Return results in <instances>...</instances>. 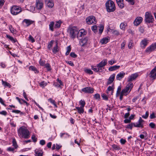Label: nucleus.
Listing matches in <instances>:
<instances>
[{
    "mask_svg": "<svg viewBox=\"0 0 156 156\" xmlns=\"http://www.w3.org/2000/svg\"><path fill=\"white\" fill-rule=\"evenodd\" d=\"M107 63V60L106 59L103 60L99 64L97 65V67H99L102 70V68L104 67Z\"/></svg>",
    "mask_w": 156,
    "mask_h": 156,
    "instance_id": "nucleus-9",
    "label": "nucleus"
},
{
    "mask_svg": "<svg viewBox=\"0 0 156 156\" xmlns=\"http://www.w3.org/2000/svg\"><path fill=\"white\" fill-rule=\"evenodd\" d=\"M39 84L41 87L42 88H44L47 85V83L45 82L44 81H43L41 82Z\"/></svg>",
    "mask_w": 156,
    "mask_h": 156,
    "instance_id": "nucleus-35",
    "label": "nucleus"
},
{
    "mask_svg": "<svg viewBox=\"0 0 156 156\" xmlns=\"http://www.w3.org/2000/svg\"><path fill=\"white\" fill-rule=\"evenodd\" d=\"M143 19V18L141 17H137L133 22L134 25L135 26H138L142 22Z\"/></svg>",
    "mask_w": 156,
    "mask_h": 156,
    "instance_id": "nucleus-11",
    "label": "nucleus"
},
{
    "mask_svg": "<svg viewBox=\"0 0 156 156\" xmlns=\"http://www.w3.org/2000/svg\"><path fill=\"white\" fill-rule=\"evenodd\" d=\"M105 6L108 12H113L115 10L114 3L112 1L108 0L105 3Z\"/></svg>",
    "mask_w": 156,
    "mask_h": 156,
    "instance_id": "nucleus-2",
    "label": "nucleus"
},
{
    "mask_svg": "<svg viewBox=\"0 0 156 156\" xmlns=\"http://www.w3.org/2000/svg\"><path fill=\"white\" fill-rule=\"evenodd\" d=\"M124 121L125 123H130L131 121V120L130 119H126L124 120Z\"/></svg>",
    "mask_w": 156,
    "mask_h": 156,
    "instance_id": "nucleus-63",
    "label": "nucleus"
},
{
    "mask_svg": "<svg viewBox=\"0 0 156 156\" xmlns=\"http://www.w3.org/2000/svg\"><path fill=\"white\" fill-rule=\"evenodd\" d=\"M108 41V37H105L103 38L101 40V42L103 44H106Z\"/></svg>",
    "mask_w": 156,
    "mask_h": 156,
    "instance_id": "nucleus-28",
    "label": "nucleus"
},
{
    "mask_svg": "<svg viewBox=\"0 0 156 156\" xmlns=\"http://www.w3.org/2000/svg\"><path fill=\"white\" fill-rule=\"evenodd\" d=\"M148 44V41L144 39L141 41L140 43V46L142 48H144Z\"/></svg>",
    "mask_w": 156,
    "mask_h": 156,
    "instance_id": "nucleus-14",
    "label": "nucleus"
},
{
    "mask_svg": "<svg viewBox=\"0 0 156 156\" xmlns=\"http://www.w3.org/2000/svg\"><path fill=\"white\" fill-rule=\"evenodd\" d=\"M123 2H117L119 6L121 8H123L124 7V5L122 3Z\"/></svg>",
    "mask_w": 156,
    "mask_h": 156,
    "instance_id": "nucleus-46",
    "label": "nucleus"
},
{
    "mask_svg": "<svg viewBox=\"0 0 156 156\" xmlns=\"http://www.w3.org/2000/svg\"><path fill=\"white\" fill-rule=\"evenodd\" d=\"M91 29L94 33H95L97 31V27L96 25L93 26L91 27Z\"/></svg>",
    "mask_w": 156,
    "mask_h": 156,
    "instance_id": "nucleus-48",
    "label": "nucleus"
},
{
    "mask_svg": "<svg viewBox=\"0 0 156 156\" xmlns=\"http://www.w3.org/2000/svg\"><path fill=\"white\" fill-rule=\"evenodd\" d=\"M91 69L94 71L97 72H101L100 71L101 70V69L99 67H96L95 66H92L91 67Z\"/></svg>",
    "mask_w": 156,
    "mask_h": 156,
    "instance_id": "nucleus-29",
    "label": "nucleus"
},
{
    "mask_svg": "<svg viewBox=\"0 0 156 156\" xmlns=\"http://www.w3.org/2000/svg\"><path fill=\"white\" fill-rule=\"evenodd\" d=\"M133 86V84L132 83H129L126 86V87L124 89L126 90H127L128 91H131V89L132 88Z\"/></svg>",
    "mask_w": 156,
    "mask_h": 156,
    "instance_id": "nucleus-20",
    "label": "nucleus"
},
{
    "mask_svg": "<svg viewBox=\"0 0 156 156\" xmlns=\"http://www.w3.org/2000/svg\"><path fill=\"white\" fill-rule=\"evenodd\" d=\"M47 5L49 8H52L54 6V3L51 0H45Z\"/></svg>",
    "mask_w": 156,
    "mask_h": 156,
    "instance_id": "nucleus-17",
    "label": "nucleus"
},
{
    "mask_svg": "<svg viewBox=\"0 0 156 156\" xmlns=\"http://www.w3.org/2000/svg\"><path fill=\"white\" fill-rule=\"evenodd\" d=\"M45 141L44 140H42L40 141V144L41 145H44L45 144Z\"/></svg>",
    "mask_w": 156,
    "mask_h": 156,
    "instance_id": "nucleus-64",
    "label": "nucleus"
},
{
    "mask_svg": "<svg viewBox=\"0 0 156 156\" xmlns=\"http://www.w3.org/2000/svg\"><path fill=\"white\" fill-rule=\"evenodd\" d=\"M18 133L19 136L25 139H28L30 137L29 132L24 126H21L19 128L18 130Z\"/></svg>",
    "mask_w": 156,
    "mask_h": 156,
    "instance_id": "nucleus-1",
    "label": "nucleus"
},
{
    "mask_svg": "<svg viewBox=\"0 0 156 156\" xmlns=\"http://www.w3.org/2000/svg\"><path fill=\"white\" fill-rule=\"evenodd\" d=\"M62 23V22L60 20L57 21L55 25V27L59 28L60 27L61 24Z\"/></svg>",
    "mask_w": 156,
    "mask_h": 156,
    "instance_id": "nucleus-34",
    "label": "nucleus"
},
{
    "mask_svg": "<svg viewBox=\"0 0 156 156\" xmlns=\"http://www.w3.org/2000/svg\"><path fill=\"white\" fill-rule=\"evenodd\" d=\"M34 21L29 19H25L22 21L23 25L26 27L29 26L31 24L33 23Z\"/></svg>",
    "mask_w": 156,
    "mask_h": 156,
    "instance_id": "nucleus-10",
    "label": "nucleus"
},
{
    "mask_svg": "<svg viewBox=\"0 0 156 156\" xmlns=\"http://www.w3.org/2000/svg\"><path fill=\"white\" fill-rule=\"evenodd\" d=\"M9 29L11 32L12 33H15L16 32V30H14L12 25L9 26Z\"/></svg>",
    "mask_w": 156,
    "mask_h": 156,
    "instance_id": "nucleus-36",
    "label": "nucleus"
},
{
    "mask_svg": "<svg viewBox=\"0 0 156 156\" xmlns=\"http://www.w3.org/2000/svg\"><path fill=\"white\" fill-rule=\"evenodd\" d=\"M115 62H116L115 61L112 60L109 61L108 62V63L111 65H112L113 64H114V63H115Z\"/></svg>",
    "mask_w": 156,
    "mask_h": 156,
    "instance_id": "nucleus-62",
    "label": "nucleus"
},
{
    "mask_svg": "<svg viewBox=\"0 0 156 156\" xmlns=\"http://www.w3.org/2000/svg\"><path fill=\"white\" fill-rule=\"evenodd\" d=\"M45 67L47 69L48 71H50L51 70V68L50 64L49 63H46L45 64Z\"/></svg>",
    "mask_w": 156,
    "mask_h": 156,
    "instance_id": "nucleus-38",
    "label": "nucleus"
},
{
    "mask_svg": "<svg viewBox=\"0 0 156 156\" xmlns=\"http://www.w3.org/2000/svg\"><path fill=\"white\" fill-rule=\"evenodd\" d=\"M87 32L84 29H81L80 30L78 33V36L82 37L85 35Z\"/></svg>",
    "mask_w": 156,
    "mask_h": 156,
    "instance_id": "nucleus-21",
    "label": "nucleus"
},
{
    "mask_svg": "<svg viewBox=\"0 0 156 156\" xmlns=\"http://www.w3.org/2000/svg\"><path fill=\"white\" fill-rule=\"evenodd\" d=\"M125 75V73L122 72L118 74L116 77V79L118 80H120L121 79L124 77Z\"/></svg>",
    "mask_w": 156,
    "mask_h": 156,
    "instance_id": "nucleus-18",
    "label": "nucleus"
},
{
    "mask_svg": "<svg viewBox=\"0 0 156 156\" xmlns=\"http://www.w3.org/2000/svg\"><path fill=\"white\" fill-rule=\"evenodd\" d=\"M58 51V47L57 45V44H56V45L52 49V51L54 54H55Z\"/></svg>",
    "mask_w": 156,
    "mask_h": 156,
    "instance_id": "nucleus-26",
    "label": "nucleus"
},
{
    "mask_svg": "<svg viewBox=\"0 0 156 156\" xmlns=\"http://www.w3.org/2000/svg\"><path fill=\"white\" fill-rule=\"evenodd\" d=\"M121 90V86H120L118 87L117 88V90L116 91V97H118V96L119 95L120 93H121L120 91Z\"/></svg>",
    "mask_w": 156,
    "mask_h": 156,
    "instance_id": "nucleus-30",
    "label": "nucleus"
},
{
    "mask_svg": "<svg viewBox=\"0 0 156 156\" xmlns=\"http://www.w3.org/2000/svg\"><path fill=\"white\" fill-rule=\"evenodd\" d=\"M126 26V25H125L124 23H122L120 25V29L123 30H124Z\"/></svg>",
    "mask_w": 156,
    "mask_h": 156,
    "instance_id": "nucleus-42",
    "label": "nucleus"
},
{
    "mask_svg": "<svg viewBox=\"0 0 156 156\" xmlns=\"http://www.w3.org/2000/svg\"><path fill=\"white\" fill-rule=\"evenodd\" d=\"M101 96L103 98V99L105 100H108V97L107 96L106 94H102L101 95Z\"/></svg>",
    "mask_w": 156,
    "mask_h": 156,
    "instance_id": "nucleus-50",
    "label": "nucleus"
},
{
    "mask_svg": "<svg viewBox=\"0 0 156 156\" xmlns=\"http://www.w3.org/2000/svg\"><path fill=\"white\" fill-rule=\"evenodd\" d=\"M86 22L88 24H95L96 23V19L94 16H90L86 18Z\"/></svg>",
    "mask_w": 156,
    "mask_h": 156,
    "instance_id": "nucleus-6",
    "label": "nucleus"
},
{
    "mask_svg": "<svg viewBox=\"0 0 156 156\" xmlns=\"http://www.w3.org/2000/svg\"><path fill=\"white\" fill-rule=\"evenodd\" d=\"M87 37H85L83 39H81L80 41V44L82 46H84L87 43Z\"/></svg>",
    "mask_w": 156,
    "mask_h": 156,
    "instance_id": "nucleus-22",
    "label": "nucleus"
},
{
    "mask_svg": "<svg viewBox=\"0 0 156 156\" xmlns=\"http://www.w3.org/2000/svg\"><path fill=\"white\" fill-rule=\"evenodd\" d=\"M81 90L85 93L92 94L94 92L93 88L89 87H84Z\"/></svg>",
    "mask_w": 156,
    "mask_h": 156,
    "instance_id": "nucleus-8",
    "label": "nucleus"
},
{
    "mask_svg": "<svg viewBox=\"0 0 156 156\" xmlns=\"http://www.w3.org/2000/svg\"><path fill=\"white\" fill-rule=\"evenodd\" d=\"M53 43V41H51L48 44V48L50 50L51 49V47L52 46V44Z\"/></svg>",
    "mask_w": 156,
    "mask_h": 156,
    "instance_id": "nucleus-41",
    "label": "nucleus"
},
{
    "mask_svg": "<svg viewBox=\"0 0 156 156\" xmlns=\"http://www.w3.org/2000/svg\"><path fill=\"white\" fill-rule=\"evenodd\" d=\"M67 51L66 53V55H67L69 54L71 50V48L70 46H68L67 48Z\"/></svg>",
    "mask_w": 156,
    "mask_h": 156,
    "instance_id": "nucleus-45",
    "label": "nucleus"
},
{
    "mask_svg": "<svg viewBox=\"0 0 156 156\" xmlns=\"http://www.w3.org/2000/svg\"><path fill=\"white\" fill-rule=\"evenodd\" d=\"M149 115V112H148L147 111L146 112L145 114L142 115V117L143 118L146 119H147Z\"/></svg>",
    "mask_w": 156,
    "mask_h": 156,
    "instance_id": "nucleus-52",
    "label": "nucleus"
},
{
    "mask_svg": "<svg viewBox=\"0 0 156 156\" xmlns=\"http://www.w3.org/2000/svg\"><path fill=\"white\" fill-rule=\"evenodd\" d=\"M31 139L34 142H36L37 141V139L35 137V136L34 135L32 136Z\"/></svg>",
    "mask_w": 156,
    "mask_h": 156,
    "instance_id": "nucleus-60",
    "label": "nucleus"
},
{
    "mask_svg": "<svg viewBox=\"0 0 156 156\" xmlns=\"http://www.w3.org/2000/svg\"><path fill=\"white\" fill-rule=\"evenodd\" d=\"M22 11L21 8L19 6L14 5L13 6L11 9V13L13 15H16Z\"/></svg>",
    "mask_w": 156,
    "mask_h": 156,
    "instance_id": "nucleus-5",
    "label": "nucleus"
},
{
    "mask_svg": "<svg viewBox=\"0 0 156 156\" xmlns=\"http://www.w3.org/2000/svg\"><path fill=\"white\" fill-rule=\"evenodd\" d=\"M113 85L112 86H109L107 90V94L108 93V92L110 91H113L114 90V88L113 87Z\"/></svg>",
    "mask_w": 156,
    "mask_h": 156,
    "instance_id": "nucleus-43",
    "label": "nucleus"
},
{
    "mask_svg": "<svg viewBox=\"0 0 156 156\" xmlns=\"http://www.w3.org/2000/svg\"><path fill=\"white\" fill-rule=\"evenodd\" d=\"M134 123H131L126 126V128L132 129L133 126H134Z\"/></svg>",
    "mask_w": 156,
    "mask_h": 156,
    "instance_id": "nucleus-40",
    "label": "nucleus"
},
{
    "mask_svg": "<svg viewBox=\"0 0 156 156\" xmlns=\"http://www.w3.org/2000/svg\"><path fill=\"white\" fill-rule=\"evenodd\" d=\"M104 27L102 25H100V28L99 30V32L100 34H101L103 30Z\"/></svg>",
    "mask_w": 156,
    "mask_h": 156,
    "instance_id": "nucleus-47",
    "label": "nucleus"
},
{
    "mask_svg": "<svg viewBox=\"0 0 156 156\" xmlns=\"http://www.w3.org/2000/svg\"><path fill=\"white\" fill-rule=\"evenodd\" d=\"M78 29L75 26H69L68 28L67 31L69 33L70 36L71 38L74 39L76 36Z\"/></svg>",
    "mask_w": 156,
    "mask_h": 156,
    "instance_id": "nucleus-3",
    "label": "nucleus"
},
{
    "mask_svg": "<svg viewBox=\"0 0 156 156\" xmlns=\"http://www.w3.org/2000/svg\"><path fill=\"white\" fill-rule=\"evenodd\" d=\"M6 37L9 39L13 43H15L17 41L16 39H14L12 37L10 36L9 35L6 34Z\"/></svg>",
    "mask_w": 156,
    "mask_h": 156,
    "instance_id": "nucleus-25",
    "label": "nucleus"
},
{
    "mask_svg": "<svg viewBox=\"0 0 156 156\" xmlns=\"http://www.w3.org/2000/svg\"><path fill=\"white\" fill-rule=\"evenodd\" d=\"M85 71L86 73L90 74H93V72L90 69H86L85 70Z\"/></svg>",
    "mask_w": 156,
    "mask_h": 156,
    "instance_id": "nucleus-49",
    "label": "nucleus"
},
{
    "mask_svg": "<svg viewBox=\"0 0 156 156\" xmlns=\"http://www.w3.org/2000/svg\"><path fill=\"white\" fill-rule=\"evenodd\" d=\"M36 6L37 8L38 9H41L43 6L42 0H36Z\"/></svg>",
    "mask_w": 156,
    "mask_h": 156,
    "instance_id": "nucleus-12",
    "label": "nucleus"
},
{
    "mask_svg": "<svg viewBox=\"0 0 156 156\" xmlns=\"http://www.w3.org/2000/svg\"><path fill=\"white\" fill-rule=\"evenodd\" d=\"M154 20L153 16L151 13L147 12L145 15V21L147 23H152Z\"/></svg>",
    "mask_w": 156,
    "mask_h": 156,
    "instance_id": "nucleus-4",
    "label": "nucleus"
},
{
    "mask_svg": "<svg viewBox=\"0 0 156 156\" xmlns=\"http://www.w3.org/2000/svg\"><path fill=\"white\" fill-rule=\"evenodd\" d=\"M115 76V73H113L110 76L107 82V85H109L113 82L114 80Z\"/></svg>",
    "mask_w": 156,
    "mask_h": 156,
    "instance_id": "nucleus-15",
    "label": "nucleus"
},
{
    "mask_svg": "<svg viewBox=\"0 0 156 156\" xmlns=\"http://www.w3.org/2000/svg\"><path fill=\"white\" fill-rule=\"evenodd\" d=\"M36 156H42L43 151L41 150L36 149L35 150Z\"/></svg>",
    "mask_w": 156,
    "mask_h": 156,
    "instance_id": "nucleus-19",
    "label": "nucleus"
},
{
    "mask_svg": "<svg viewBox=\"0 0 156 156\" xmlns=\"http://www.w3.org/2000/svg\"><path fill=\"white\" fill-rule=\"evenodd\" d=\"M70 56L72 57L75 58L77 56L75 54L74 52H71L70 54Z\"/></svg>",
    "mask_w": 156,
    "mask_h": 156,
    "instance_id": "nucleus-58",
    "label": "nucleus"
},
{
    "mask_svg": "<svg viewBox=\"0 0 156 156\" xmlns=\"http://www.w3.org/2000/svg\"><path fill=\"white\" fill-rule=\"evenodd\" d=\"M138 76V74L137 73L132 74L130 76H129L128 81L130 82L135 80Z\"/></svg>",
    "mask_w": 156,
    "mask_h": 156,
    "instance_id": "nucleus-13",
    "label": "nucleus"
},
{
    "mask_svg": "<svg viewBox=\"0 0 156 156\" xmlns=\"http://www.w3.org/2000/svg\"><path fill=\"white\" fill-rule=\"evenodd\" d=\"M149 76L152 80L156 79V72L152 70L149 74Z\"/></svg>",
    "mask_w": 156,
    "mask_h": 156,
    "instance_id": "nucleus-16",
    "label": "nucleus"
},
{
    "mask_svg": "<svg viewBox=\"0 0 156 156\" xmlns=\"http://www.w3.org/2000/svg\"><path fill=\"white\" fill-rule=\"evenodd\" d=\"M94 98L96 99L99 100L100 98V95L99 94H96L94 95Z\"/></svg>",
    "mask_w": 156,
    "mask_h": 156,
    "instance_id": "nucleus-53",
    "label": "nucleus"
},
{
    "mask_svg": "<svg viewBox=\"0 0 156 156\" xmlns=\"http://www.w3.org/2000/svg\"><path fill=\"white\" fill-rule=\"evenodd\" d=\"M54 24V23L53 22H51L50 23V24L49 25V29L52 31H54L53 28V26Z\"/></svg>",
    "mask_w": 156,
    "mask_h": 156,
    "instance_id": "nucleus-37",
    "label": "nucleus"
},
{
    "mask_svg": "<svg viewBox=\"0 0 156 156\" xmlns=\"http://www.w3.org/2000/svg\"><path fill=\"white\" fill-rule=\"evenodd\" d=\"M79 103L80 105H81V107H82L84 108L85 105V102L84 100H80L79 102Z\"/></svg>",
    "mask_w": 156,
    "mask_h": 156,
    "instance_id": "nucleus-44",
    "label": "nucleus"
},
{
    "mask_svg": "<svg viewBox=\"0 0 156 156\" xmlns=\"http://www.w3.org/2000/svg\"><path fill=\"white\" fill-rule=\"evenodd\" d=\"M120 67L119 66L115 65L110 67L108 68V70L110 71H113L119 69Z\"/></svg>",
    "mask_w": 156,
    "mask_h": 156,
    "instance_id": "nucleus-23",
    "label": "nucleus"
},
{
    "mask_svg": "<svg viewBox=\"0 0 156 156\" xmlns=\"http://www.w3.org/2000/svg\"><path fill=\"white\" fill-rule=\"evenodd\" d=\"M76 108L79 114H81L83 113L84 112V109L83 107H76Z\"/></svg>",
    "mask_w": 156,
    "mask_h": 156,
    "instance_id": "nucleus-24",
    "label": "nucleus"
},
{
    "mask_svg": "<svg viewBox=\"0 0 156 156\" xmlns=\"http://www.w3.org/2000/svg\"><path fill=\"white\" fill-rule=\"evenodd\" d=\"M121 92L124 95L126 96L129 93V91H128L124 89L122 90Z\"/></svg>",
    "mask_w": 156,
    "mask_h": 156,
    "instance_id": "nucleus-39",
    "label": "nucleus"
},
{
    "mask_svg": "<svg viewBox=\"0 0 156 156\" xmlns=\"http://www.w3.org/2000/svg\"><path fill=\"white\" fill-rule=\"evenodd\" d=\"M29 69L30 70L34 71L36 73H38V71L37 70L36 68L33 66H30Z\"/></svg>",
    "mask_w": 156,
    "mask_h": 156,
    "instance_id": "nucleus-32",
    "label": "nucleus"
},
{
    "mask_svg": "<svg viewBox=\"0 0 156 156\" xmlns=\"http://www.w3.org/2000/svg\"><path fill=\"white\" fill-rule=\"evenodd\" d=\"M133 43L132 42L131 40H130V41H129V44L128 45V47L129 49H131L132 48V47L133 46Z\"/></svg>",
    "mask_w": 156,
    "mask_h": 156,
    "instance_id": "nucleus-56",
    "label": "nucleus"
},
{
    "mask_svg": "<svg viewBox=\"0 0 156 156\" xmlns=\"http://www.w3.org/2000/svg\"><path fill=\"white\" fill-rule=\"evenodd\" d=\"M126 44L125 41H124L121 44V48L122 49H123L125 46Z\"/></svg>",
    "mask_w": 156,
    "mask_h": 156,
    "instance_id": "nucleus-61",
    "label": "nucleus"
},
{
    "mask_svg": "<svg viewBox=\"0 0 156 156\" xmlns=\"http://www.w3.org/2000/svg\"><path fill=\"white\" fill-rule=\"evenodd\" d=\"M29 40L30 41H31L32 43L34 42L35 41V40L34 38L31 35H30L29 36Z\"/></svg>",
    "mask_w": 156,
    "mask_h": 156,
    "instance_id": "nucleus-51",
    "label": "nucleus"
},
{
    "mask_svg": "<svg viewBox=\"0 0 156 156\" xmlns=\"http://www.w3.org/2000/svg\"><path fill=\"white\" fill-rule=\"evenodd\" d=\"M134 126L135 127L143 128V124H141L139 122H138L137 123H134Z\"/></svg>",
    "mask_w": 156,
    "mask_h": 156,
    "instance_id": "nucleus-27",
    "label": "nucleus"
},
{
    "mask_svg": "<svg viewBox=\"0 0 156 156\" xmlns=\"http://www.w3.org/2000/svg\"><path fill=\"white\" fill-rule=\"evenodd\" d=\"M0 114L6 116L7 115V112L5 111H0Z\"/></svg>",
    "mask_w": 156,
    "mask_h": 156,
    "instance_id": "nucleus-57",
    "label": "nucleus"
},
{
    "mask_svg": "<svg viewBox=\"0 0 156 156\" xmlns=\"http://www.w3.org/2000/svg\"><path fill=\"white\" fill-rule=\"evenodd\" d=\"M156 49V42L151 44L145 50V51L147 53H150L151 52L153 51Z\"/></svg>",
    "mask_w": 156,
    "mask_h": 156,
    "instance_id": "nucleus-7",
    "label": "nucleus"
},
{
    "mask_svg": "<svg viewBox=\"0 0 156 156\" xmlns=\"http://www.w3.org/2000/svg\"><path fill=\"white\" fill-rule=\"evenodd\" d=\"M2 84L4 85L5 87H8L9 88L11 87V85L9 83L3 81L2 80Z\"/></svg>",
    "mask_w": 156,
    "mask_h": 156,
    "instance_id": "nucleus-31",
    "label": "nucleus"
},
{
    "mask_svg": "<svg viewBox=\"0 0 156 156\" xmlns=\"http://www.w3.org/2000/svg\"><path fill=\"white\" fill-rule=\"evenodd\" d=\"M39 63L41 66H44L45 65V61L42 60L41 59H40L39 61Z\"/></svg>",
    "mask_w": 156,
    "mask_h": 156,
    "instance_id": "nucleus-55",
    "label": "nucleus"
},
{
    "mask_svg": "<svg viewBox=\"0 0 156 156\" xmlns=\"http://www.w3.org/2000/svg\"><path fill=\"white\" fill-rule=\"evenodd\" d=\"M12 146L15 147V148L16 149L17 148L18 145L17 144L16 140L15 138H13L12 139Z\"/></svg>",
    "mask_w": 156,
    "mask_h": 156,
    "instance_id": "nucleus-33",
    "label": "nucleus"
},
{
    "mask_svg": "<svg viewBox=\"0 0 156 156\" xmlns=\"http://www.w3.org/2000/svg\"><path fill=\"white\" fill-rule=\"evenodd\" d=\"M66 62L71 66H74L73 62L71 61H66Z\"/></svg>",
    "mask_w": 156,
    "mask_h": 156,
    "instance_id": "nucleus-59",
    "label": "nucleus"
},
{
    "mask_svg": "<svg viewBox=\"0 0 156 156\" xmlns=\"http://www.w3.org/2000/svg\"><path fill=\"white\" fill-rule=\"evenodd\" d=\"M149 126L151 128H154L155 127V124L152 122H151L149 124Z\"/></svg>",
    "mask_w": 156,
    "mask_h": 156,
    "instance_id": "nucleus-54",
    "label": "nucleus"
}]
</instances>
